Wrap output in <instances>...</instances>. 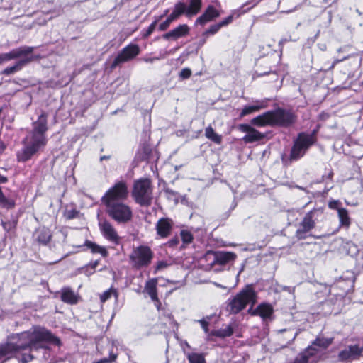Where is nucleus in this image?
<instances>
[{"label":"nucleus","instance_id":"nucleus-1","mask_svg":"<svg viewBox=\"0 0 363 363\" xmlns=\"http://www.w3.org/2000/svg\"><path fill=\"white\" fill-rule=\"evenodd\" d=\"M45 343L59 345L60 340L45 328L33 326L28 330L12 335L9 342L0 344V360L10 359L22 350L43 348Z\"/></svg>","mask_w":363,"mask_h":363},{"label":"nucleus","instance_id":"nucleus-2","mask_svg":"<svg viewBox=\"0 0 363 363\" xmlns=\"http://www.w3.org/2000/svg\"><path fill=\"white\" fill-rule=\"evenodd\" d=\"M127 196V186L125 182H120L108 189L101 199L108 216L119 223L130 221L133 216L130 208L122 202Z\"/></svg>","mask_w":363,"mask_h":363},{"label":"nucleus","instance_id":"nucleus-3","mask_svg":"<svg viewBox=\"0 0 363 363\" xmlns=\"http://www.w3.org/2000/svg\"><path fill=\"white\" fill-rule=\"evenodd\" d=\"M47 130V114L42 113L38 120L33 123V130L26 137L23 148L17 154L18 161H28L46 145Z\"/></svg>","mask_w":363,"mask_h":363},{"label":"nucleus","instance_id":"nucleus-4","mask_svg":"<svg viewBox=\"0 0 363 363\" xmlns=\"http://www.w3.org/2000/svg\"><path fill=\"white\" fill-rule=\"evenodd\" d=\"M257 302L255 291L250 286H247L227 302V311L232 314H237L243 310L247 305L252 307Z\"/></svg>","mask_w":363,"mask_h":363},{"label":"nucleus","instance_id":"nucleus-5","mask_svg":"<svg viewBox=\"0 0 363 363\" xmlns=\"http://www.w3.org/2000/svg\"><path fill=\"white\" fill-rule=\"evenodd\" d=\"M154 258V252L150 247L146 245H140L133 247L129 255V261L131 266L136 269L148 267Z\"/></svg>","mask_w":363,"mask_h":363},{"label":"nucleus","instance_id":"nucleus-6","mask_svg":"<svg viewBox=\"0 0 363 363\" xmlns=\"http://www.w3.org/2000/svg\"><path fill=\"white\" fill-rule=\"evenodd\" d=\"M135 201L141 206H149L152 199V188L148 179L135 181L132 192Z\"/></svg>","mask_w":363,"mask_h":363},{"label":"nucleus","instance_id":"nucleus-7","mask_svg":"<svg viewBox=\"0 0 363 363\" xmlns=\"http://www.w3.org/2000/svg\"><path fill=\"white\" fill-rule=\"evenodd\" d=\"M315 142V133H299L297 138L294 140V145L291 150L290 159L297 160L301 158L308 150V148Z\"/></svg>","mask_w":363,"mask_h":363},{"label":"nucleus","instance_id":"nucleus-8","mask_svg":"<svg viewBox=\"0 0 363 363\" xmlns=\"http://www.w3.org/2000/svg\"><path fill=\"white\" fill-rule=\"evenodd\" d=\"M271 116V125L287 127L294 124L296 117L291 111L278 108L269 111Z\"/></svg>","mask_w":363,"mask_h":363},{"label":"nucleus","instance_id":"nucleus-9","mask_svg":"<svg viewBox=\"0 0 363 363\" xmlns=\"http://www.w3.org/2000/svg\"><path fill=\"white\" fill-rule=\"evenodd\" d=\"M139 53L140 48L137 44L130 43L116 57L111 65V68L113 69L120 64L134 59Z\"/></svg>","mask_w":363,"mask_h":363},{"label":"nucleus","instance_id":"nucleus-10","mask_svg":"<svg viewBox=\"0 0 363 363\" xmlns=\"http://www.w3.org/2000/svg\"><path fill=\"white\" fill-rule=\"evenodd\" d=\"M177 2L175 6L179 7L187 17L196 15L201 10L202 6L201 0H183Z\"/></svg>","mask_w":363,"mask_h":363},{"label":"nucleus","instance_id":"nucleus-11","mask_svg":"<svg viewBox=\"0 0 363 363\" xmlns=\"http://www.w3.org/2000/svg\"><path fill=\"white\" fill-rule=\"evenodd\" d=\"M34 48L30 46H23L16 49H13L9 52L0 55V64L4 62L9 61L17 58H24L26 56L33 55Z\"/></svg>","mask_w":363,"mask_h":363},{"label":"nucleus","instance_id":"nucleus-12","mask_svg":"<svg viewBox=\"0 0 363 363\" xmlns=\"http://www.w3.org/2000/svg\"><path fill=\"white\" fill-rule=\"evenodd\" d=\"M99 226L101 233L107 240L115 245L120 242V237L114 227L108 221L101 220L99 222Z\"/></svg>","mask_w":363,"mask_h":363},{"label":"nucleus","instance_id":"nucleus-13","mask_svg":"<svg viewBox=\"0 0 363 363\" xmlns=\"http://www.w3.org/2000/svg\"><path fill=\"white\" fill-rule=\"evenodd\" d=\"M238 128L242 132L246 133V135L242 138V140L245 143H254L259 141L263 139L265 136L264 133L259 132L247 124H240Z\"/></svg>","mask_w":363,"mask_h":363},{"label":"nucleus","instance_id":"nucleus-14","mask_svg":"<svg viewBox=\"0 0 363 363\" xmlns=\"http://www.w3.org/2000/svg\"><path fill=\"white\" fill-rule=\"evenodd\" d=\"M40 58L39 55H31L29 56H26L24 58L20 59L14 65L8 67L2 71V74L5 75H9L14 74L15 72L21 70L23 67L28 65V63L33 62L35 60H38Z\"/></svg>","mask_w":363,"mask_h":363},{"label":"nucleus","instance_id":"nucleus-15","mask_svg":"<svg viewBox=\"0 0 363 363\" xmlns=\"http://www.w3.org/2000/svg\"><path fill=\"white\" fill-rule=\"evenodd\" d=\"M173 221L168 218H160L156 224V230L157 235L162 238H167L172 230Z\"/></svg>","mask_w":363,"mask_h":363},{"label":"nucleus","instance_id":"nucleus-16","mask_svg":"<svg viewBox=\"0 0 363 363\" xmlns=\"http://www.w3.org/2000/svg\"><path fill=\"white\" fill-rule=\"evenodd\" d=\"M321 215L322 211L320 209L313 208L304 216L302 221L299 224L312 230L315 227L318 218Z\"/></svg>","mask_w":363,"mask_h":363},{"label":"nucleus","instance_id":"nucleus-17","mask_svg":"<svg viewBox=\"0 0 363 363\" xmlns=\"http://www.w3.org/2000/svg\"><path fill=\"white\" fill-rule=\"evenodd\" d=\"M363 355V347L359 345H351L341 351L339 357L342 360L354 359L357 357Z\"/></svg>","mask_w":363,"mask_h":363},{"label":"nucleus","instance_id":"nucleus-18","mask_svg":"<svg viewBox=\"0 0 363 363\" xmlns=\"http://www.w3.org/2000/svg\"><path fill=\"white\" fill-rule=\"evenodd\" d=\"M189 27L186 24H182L163 35L165 40H177L179 38L186 36L189 34Z\"/></svg>","mask_w":363,"mask_h":363},{"label":"nucleus","instance_id":"nucleus-19","mask_svg":"<svg viewBox=\"0 0 363 363\" xmlns=\"http://www.w3.org/2000/svg\"><path fill=\"white\" fill-rule=\"evenodd\" d=\"M219 16L220 13L218 10H216L213 6H208L204 13L196 19V23L204 25L207 22L213 21Z\"/></svg>","mask_w":363,"mask_h":363},{"label":"nucleus","instance_id":"nucleus-20","mask_svg":"<svg viewBox=\"0 0 363 363\" xmlns=\"http://www.w3.org/2000/svg\"><path fill=\"white\" fill-rule=\"evenodd\" d=\"M252 307L250 308L248 313L253 315H259L263 319L269 318L273 313V308L272 306L267 303L260 304L254 311H252Z\"/></svg>","mask_w":363,"mask_h":363},{"label":"nucleus","instance_id":"nucleus-21","mask_svg":"<svg viewBox=\"0 0 363 363\" xmlns=\"http://www.w3.org/2000/svg\"><path fill=\"white\" fill-rule=\"evenodd\" d=\"M237 255L232 252L218 251L214 253V262L219 264H225L234 261Z\"/></svg>","mask_w":363,"mask_h":363},{"label":"nucleus","instance_id":"nucleus-22","mask_svg":"<svg viewBox=\"0 0 363 363\" xmlns=\"http://www.w3.org/2000/svg\"><path fill=\"white\" fill-rule=\"evenodd\" d=\"M157 279L152 278L146 281L144 291L146 292L152 299V301H157Z\"/></svg>","mask_w":363,"mask_h":363},{"label":"nucleus","instance_id":"nucleus-23","mask_svg":"<svg viewBox=\"0 0 363 363\" xmlns=\"http://www.w3.org/2000/svg\"><path fill=\"white\" fill-rule=\"evenodd\" d=\"M267 106L266 100L256 101L255 104L252 106H246L242 110L240 116H245L252 113L259 111L260 109L266 108Z\"/></svg>","mask_w":363,"mask_h":363},{"label":"nucleus","instance_id":"nucleus-24","mask_svg":"<svg viewBox=\"0 0 363 363\" xmlns=\"http://www.w3.org/2000/svg\"><path fill=\"white\" fill-rule=\"evenodd\" d=\"M79 296L77 295L71 289L64 288L61 292V300L69 304H76L78 302Z\"/></svg>","mask_w":363,"mask_h":363},{"label":"nucleus","instance_id":"nucleus-25","mask_svg":"<svg viewBox=\"0 0 363 363\" xmlns=\"http://www.w3.org/2000/svg\"><path fill=\"white\" fill-rule=\"evenodd\" d=\"M182 12L183 11L179 7L174 6L172 13L167 17L165 21L160 25L159 29L162 31L167 30L172 21L182 15Z\"/></svg>","mask_w":363,"mask_h":363},{"label":"nucleus","instance_id":"nucleus-26","mask_svg":"<svg viewBox=\"0 0 363 363\" xmlns=\"http://www.w3.org/2000/svg\"><path fill=\"white\" fill-rule=\"evenodd\" d=\"M35 237L39 244L46 245L50 240L51 234L48 228H43L35 232Z\"/></svg>","mask_w":363,"mask_h":363},{"label":"nucleus","instance_id":"nucleus-27","mask_svg":"<svg viewBox=\"0 0 363 363\" xmlns=\"http://www.w3.org/2000/svg\"><path fill=\"white\" fill-rule=\"evenodd\" d=\"M271 116L269 111L265 112L264 113L259 115L255 118H254L251 121V123L254 125L257 126H265L267 125H271Z\"/></svg>","mask_w":363,"mask_h":363},{"label":"nucleus","instance_id":"nucleus-28","mask_svg":"<svg viewBox=\"0 0 363 363\" xmlns=\"http://www.w3.org/2000/svg\"><path fill=\"white\" fill-rule=\"evenodd\" d=\"M205 136L216 144L220 145L222 143V136L216 133L211 125L206 128Z\"/></svg>","mask_w":363,"mask_h":363},{"label":"nucleus","instance_id":"nucleus-29","mask_svg":"<svg viewBox=\"0 0 363 363\" xmlns=\"http://www.w3.org/2000/svg\"><path fill=\"white\" fill-rule=\"evenodd\" d=\"M84 245L90 249L93 253H99L103 257H106L108 254L106 250L104 247L99 246L91 241L86 240L84 243Z\"/></svg>","mask_w":363,"mask_h":363},{"label":"nucleus","instance_id":"nucleus-30","mask_svg":"<svg viewBox=\"0 0 363 363\" xmlns=\"http://www.w3.org/2000/svg\"><path fill=\"white\" fill-rule=\"evenodd\" d=\"M340 225L348 228L350 225V218L346 208L339 209L337 213Z\"/></svg>","mask_w":363,"mask_h":363},{"label":"nucleus","instance_id":"nucleus-31","mask_svg":"<svg viewBox=\"0 0 363 363\" xmlns=\"http://www.w3.org/2000/svg\"><path fill=\"white\" fill-rule=\"evenodd\" d=\"M233 330L230 325H226L225 328L214 330L212 332V335L218 337H227L233 335Z\"/></svg>","mask_w":363,"mask_h":363},{"label":"nucleus","instance_id":"nucleus-32","mask_svg":"<svg viewBox=\"0 0 363 363\" xmlns=\"http://www.w3.org/2000/svg\"><path fill=\"white\" fill-rule=\"evenodd\" d=\"M186 355L189 363H206L205 356L202 353L189 352Z\"/></svg>","mask_w":363,"mask_h":363},{"label":"nucleus","instance_id":"nucleus-33","mask_svg":"<svg viewBox=\"0 0 363 363\" xmlns=\"http://www.w3.org/2000/svg\"><path fill=\"white\" fill-rule=\"evenodd\" d=\"M311 230L308 229V228H306L301 224H299L298 228H297L296 231V237L298 240H303L307 238L308 236H310V231Z\"/></svg>","mask_w":363,"mask_h":363},{"label":"nucleus","instance_id":"nucleus-34","mask_svg":"<svg viewBox=\"0 0 363 363\" xmlns=\"http://www.w3.org/2000/svg\"><path fill=\"white\" fill-rule=\"evenodd\" d=\"M112 295H114L116 298H118V293L116 291L113 289H109L108 291H104L100 296V300L101 303L106 302L108 300Z\"/></svg>","mask_w":363,"mask_h":363},{"label":"nucleus","instance_id":"nucleus-35","mask_svg":"<svg viewBox=\"0 0 363 363\" xmlns=\"http://www.w3.org/2000/svg\"><path fill=\"white\" fill-rule=\"evenodd\" d=\"M180 234H181L182 240L184 243L189 244V243L191 242V241L193 240V236L189 231L186 230H182L181 231Z\"/></svg>","mask_w":363,"mask_h":363},{"label":"nucleus","instance_id":"nucleus-36","mask_svg":"<svg viewBox=\"0 0 363 363\" xmlns=\"http://www.w3.org/2000/svg\"><path fill=\"white\" fill-rule=\"evenodd\" d=\"M221 28V26L218 23H216V24H214V25H212L209 29H208L207 30H206L204 33H203V35H206V36H208V35H214L216 34L220 29Z\"/></svg>","mask_w":363,"mask_h":363},{"label":"nucleus","instance_id":"nucleus-37","mask_svg":"<svg viewBox=\"0 0 363 363\" xmlns=\"http://www.w3.org/2000/svg\"><path fill=\"white\" fill-rule=\"evenodd\" d=\"M117 354H115L113 351H111L109 352L108 358H103L99 361L95 362V363H111L117 359Z\"/></svg>","mask_w":363,"mask_h":363},{"label":"nucleus","instance_id":"nucleus-38","mask_svg":"<svg viewBox=\"0 0 363 363\" xmlns=\"http://www.w3.org/2000/svg\"><path fill=\"white\" fill-rule=\"evenodd\" d=\"M168 266H169V264L166 261H163V260L159 261L155 266V273L167 268Z\"/></svg>","mask_w":363,"mask_h":363},{"label":"nucleus","instance_id":"nucleus-39","mask_svg":"<svg viewBox=\"0 0 363 363\" xmlns=\"http://www.w3.org/2000/svg\"><path fill=\"white\" fill-rule=\"evenodd\" d=\"M191 75V71L189 68H184V69H182V71L179 73V77L183 79L189 78Z\"/></svg>","mask_w":363,"mask_h":363},{"label":"nucleus","instance_id":"nucleus-40","mask_svg":"<svg viewBox=\"0 0 363 363\" xmlns=\"http://www.w3.org/2000/svg\"><path fill=\"white\" fill-rule=\"evenodd\" d=\"M328 206L331 209H335L339 212V209H343L344 208L341 207L340 202L339 201H330L328 204Z\"/></svg>","mask_w":363,"mask_h":363},{"label":"nucleus","instance_id":"nucleus-41","mask_svg":"<svg viewBox=\"0 0 363 363\" xmlns=\"http://www.w3.org/2000/svg\"><path fill=\"white\" fill-rule=\"evenodd\" d=\"M156 25H157V21H154L153 23H152L148 28L147 29L145 33L144 34V37L147 38L148 37L149 35H150L152 32L155 30V28H156Z\"/></svg>","mask_w":363,"mask_h":363},{"label":"nucleus","instance_id":"nucleus-42","mask_svg":"<svg viewBox=\"0 0 363 363\" xmlns=\"http://www.w3.org/2000/svg\"><path fill=\"white\" fill-rule=\"evenodd\" d=\"M164 191L168 199H177V193L172 189H170L169 188H164Z\"/></svg>","mask_w":363,"mask_h":363},{"label":"nucleus","instance_id":"nucleus-43","mask_svg":"<svg viewBox=\"0 0 363 363\" xmlns=\"http://www.w3.org/2000/svg\"><path fill=\"white\" fill-rule=\"evenodd\" d=\"M33 356L30 354H23L21 357V362L22 363H28L33 360Z\"/></svg>","mask_w":363,"mask_h":363},{"label":"nucleus","instance_id":"nucleus-44","mask_svg":"<svg viewBox=\"0 0 363 363\" xmlns=\"http://www.w3.org/2000/svg\"><path fill=\"white\" fill-rule=\"evenodd\" d=\"M198 322L201 324V326L203 329L204 332L207 333L208 332V322L204 319L199 320Z\"/></svg>","mask_w":363,"mask_h":363},{"label":"nucleus","instance_id":"nucleus-45","mask_svg":"<svg viewBox=\"0 0 363 363\" xmlns=\"http://www.w3.org/2000/svg\"><path fill=\"white\" fill-rule=\"evenodd\" d=\"M233 21V16H228L227 18H225L224 20H223L222 21H220L219 23V24L220 25L221 28L223 26H225L227 25H228L229 23H230L231 22Z\"/></svg>","mask_w":363,"mask_h":363},{"label":"nucleus","instance_id":"nucleus-46","mask_svg":"<svg viewBox=\"0 0 363 363\" xmlns=\"http://www.w3.org/2000/svg\"><path fill=\"white\" fill-rule=\"evenodd\" d=\"M351 57V55L348 54L346 56H344L342 57V58L340 59H335L333 64H332V66H331V68H333L335 67V65H337V63L340 62H342L347 59H348L349 57Z\"/></svg>","mask_w":363,"mask_h":363},{"label":"nucleus","instance_id":"nucleus-47","mask_svg":"<svg viewBox=\"0 0 363 363\" xmlns=\"http://www.w3.org/2000/svg\"><path fill=\"white\" fill-rule=\"evenodd\" d=\"M178 243H179L178 238L172 239L168 242L169 245L171 247H174V246L177 245Z\"/></svg>","mask_w":363,"mask_h":363},{"label":"nucleus","instance_id":"nucleus-48","mask_svg":"<svg viewBox=\"0 0 363 363\" xmlns=\"http://www.w3.org/2000/svg\"><path fill=\"white\" fill-rule=\"evenodd\" d=\"M155 302V305L157 308V309L158 311L160 310V307H161V302L160 301V300L157 298V301H153Z\"/></svg>","mask_w":363,"mask_h":363},{"label":"nucleus","instance_id":"nucleus-49","mask_svg":"<svg viewBox=\"0 0 363 363\" xmlns=\"http://www.w3.org/2000/svg\"><path fill=\"white\" fill-rule=\"evenodd\" d=\"M159 59H160L159 57H152V58L145 59V61L147 62H153L155 60H158Z\"/></svg>","mask_w":363,"mask_h":363},{"label":"nucleus","instance_id":"nucleus-50","mask_svg":"<svg viewBox=\"0 0 363 363\" xmlns=\"http://www.w3.org/2000/svg\"><path fill=\"white\" fill-rule=\"evenodd\" d=\"M7 182V178L0 174V183L4 184Z\"/></svg>","mask_w":363,"mask_h":363},{"label":"nucleus","instance_id":"nucleus-51","mask_svg":"<svg viewBox=\"0 0 363 363\" xmlns=\"http://www.w3.org/2000/svg\"><path fill=\"white\" fill-rule=\"evenodd\" d=\"M348 47H344V48H340L337 50V52H347V50Z\"/></svg>","mask_w":363,"mask_h":363},{"label":"nucleus","instance_id":"nucleus-52","mask_svg":"<svg viewBox=\"0 0 363 363\" xmlns=\"http://www.w3.org/2000/svg\"><path fill=\"white\" fill-rule=\"evenodd\" d=\"M110 157H110L109 155H108V156H106V155H104V156H101V157H100V160H101V161H102V160H108V159H110Z\"/></svg>","mask_w":363,"mask_h":363},{"label":"nucleus","instance_id":"nucleus-53","mask_svg":"<svg viewBox=\"0 0 363 363\" xmlns=\"http://www.w3.org/2000/svg\"><path fill=\"white\" fill-rule=\"evenodd\" d=\"M252 2H253V4H252V7H253L254 6H255L257 4V0H254Z\"/></svg>","mask_w":363,"mask_h":363},{"label":"nucleus","instance_id":"nucleus-54","mask_svg":"<svg viewBox=\"0 0 363 363\" xmlns=\"http://www.w3.org/2000/svg\"><path fill=\"white\" fill-rule=\"evenodd\" d=\"M73 217H74V216H69V215L68 216L69 218H72Z\"/></svg>","mask_w":363,"mask_h":363},{"label":"nucleus","instance_id":"nucleus-55","mask_svg":"<svg viewBox=\"0 0 363 363\" xmlns=\"http://www.w3.org/2000/svg\"><path fill=\"white\" fill-rule=\"evenodd\" d=\"M296 335V334H295V335H294V336H293V337H292V340H294L295 339Z\"/></svg>","mask_w":363,"mask_h":363},{"label":"nucleus","instance_id":"nucleus-56","mask_svg":"<svg viewBox=\"0 0 363 363\" xmlns=\"http://www.w3.org/2000/svg\"><path fill=\"white\" fill-rule=\"evenodd\" d=\"M296 187H297L298 189H303V188H302V187H301V186H297Z\"/></svg>","mask_w":363,"mask_h":363},{"label":"nucleus","instance_id":"nucleus-57","mask_svg":"<svg viewBox=\"0 0 363 363\" xmlns=\"http://www.w3.org/2000/svg\"><path fill=\"white\" fill-rule=\"evenodd\" d=\"M242 270V269L240 271H239L238 276H239V274L241 273Z\"/></svg>","mask_w":363,"mask_h":363},{"label":"nucleus","instance_id":"nucleus-58","mask_svg":"<svg viewBox=\"0 0 363 363\" xmlns=\"http://www.w3.org/2000/svg\"><path fill=\"white\" fill-rule=\"evenodd\" d=\"M94 363H95V362H94Z\"/></svg>","mask_w":363,"mask_h":363}]
</instances>
